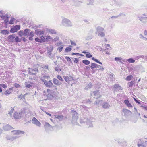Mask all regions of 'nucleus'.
<instances>
[{
  "label": "nucleus",
  "instance_id": "nucleus-45",
  "mask_svg": "<svg viewBox=\"0 0 147 147\" xmlns=\"http://www.w3.org/2000/svg\"><path fill=\"white\" fill-rule=\"evenodd\" d=\"M57 78L60 80L61 81H63V79L62 78V77L60 75H57Z\"/></svg>",
  "mask_w": 147,
  "mask_h": 147
},
{
  "label": "nucleus",
  "instance_id": "nucleus-53",
  "mask_svg": "<svg viewBox=\"0 0 147 147\" xmlns=\"http://www.w3.org/2000/svg\"><path fill=\"white\" fill-rule=\"evenodd\" d=\"M93 37L92 35L88 36L86 37V40H88L92 39Z\"/></svg>",
  "mask_w": 147,
  "mask_h": 147
},
{
  "label": "nucleus",
  "instance_id": "nucleus-4",
  "mask_svg": "<svg viewBox=\"0 0 147 147\" xmlns=\"http://www.w3.org/2000/svg\"><path fill=\"white\" fill-rule=\"evenodd\" d=\"M44 96L46 97L47 99H51L54 97V94L52 91L49 89H47L46 94Z\"/></svg>",
  "mask_w": 147,
  "mask_h": 147
},
{
  "label": "nucleus",
  "instance_id": "nucleus-8",
  "mask_svg": "<svg viewBox=\"0 0 147 147\" xmlns=\"http://www.w3.org/2000/svg\"><path fill=\"white\" fill-rule=\"evenodd\" d=\"M34 83L32 82L29 81H28L25 82V87L26 88H32L34 87Z\"/></svg>",
  "mask_w": 147,
  "mask_h": 147
},
{
  "label": "nucleus",
  "instance_id": "nucleus-2",
  "mask_svg": "<svg viewBox=\"0 0 147 147\" xmlns=\"http://www.w3.org/2000/svg\"><path fill=\"white\" fill-rule=\"evenodd\" d=\"M61 23L63 26L67 27H72L73 25L71 21L66 18L63 19Z\"/></svg>",
  "mask_w": 147,
  "mask_h": 147
},
{
  "label": "nucleus",
  "instance_id": "nucleus-13",
  "mask_svg": "<svg viewBox=\"0 0 147 147\" xmlns=\"http://www.w3.org/2000/svg\"><path fill=\"white\" fill-rule=\"evenodd\" d=\"M102 107L104 109H108L110 106V105L109 102H105L102 105Z\"/></svg>",
  "mask_w": 147,
  "mask_h": 147
},
{
  "label": "nucleus",
  "instance_id": "nucleus-55",
  "mask_svg": "<svg viewBox=\"0 0 147 147\" xmlns=\"http://www.w3.org/2000/svg\"><path fill=\"white\" fill-rule=\"evenodd\" d=\"M35 40L36 42H42V40L41 39H39L38 37H37V38H35Z\"/></svg>",
  "mask_w": 147,
  "mask_h": 147
},
{
  "label": "nucleus",
  "instance_id": "nucleus-51",
  "mask_svg": "<svg viewBox=\"0 0 147 147\" xmlns=\"http://www.w3.org/2000/svg\"><path fill=\"white\" fill-rule=\"evenodd\" d=\"M14 110V108H12L11 109V110L9 111L8 114H9L10 115L11 117L12 114L13 113Z\"/></svg>",
  "mask_w": 147,
  "mask_h": 147
},
{
  "label": "nucleus",
  "instance_id": "nucleus-28",
  "mask_svg": "<svg viewBox=\"0 0 147 147\" xmlns=\"http://www.w3.org/2000/svg\"><path fill=\"white\" fill-rule=\"evenodd\" d=\"M55 118L58 119L59 121H62L63 119V116L62 115H55Z\"/></svg>",
  "mask_w": 147,
  "mask_h": 147
},
{
  "label": "nucleus",
  "instance_id": "nucleus-19",
  "mask_svg": "<svg viewBox=\"0 0 147 147\" xmlns=\"http://www.w3.org/2000/svg\"><path fill=\"white\" fill-rule=\"evenodd\" d=\"M113 87L114 88V90H122V88L118 84H115L114 86Z\"/></svg>",
  "mask_w": 147,
  "mask_h": 147
},
{
  "label": "nucleus",
  "instance_id": "nucleus-41",
  "mask_svg": "<svg viewBox=\"0 0 147 147\" xmlns=\"http://www.w3.org/2000/svg\"><path fill=\"white\" fill-rule=\"evenodd\" d=\"M15 41L16 42H20L21 41L20 39H19L18 36H16L15 38Z\"/></svg>",
  "mask_w": 147,
  "mask_h": 147
},
{
  "label": "nucleus",
  "instance_id": "nucleus-58",
  "mask_svg": "<svg viewBox=\"0 0 147 147\" xmlns=\"http://www.w3.org/2000/svg\"><path fill=\"white\" fill-rule=\"evenodd\" d=\"M63 46H61L60 47H59L58 48L59 51V52H61L62 51V49L63 48Z\"/></svg>",
  "mask_w": 147,
  "mask_h": 147
},
{
  "label": "nucleus",
  "instance_id": "nucleus-40",
  "mask_svg": "<svg viewBox=\"0 0 147 147\" xmlns=\"http://www.w3.org/2000/svg\"><path fill=\"white\" fill-rule=\"evenodd\" d=\"M96 66H97V64L95 63H92L91 64V65L90 66V67L92 69L96 68Z\"/></svg>",
  "mask_w": 147,
  "mask_h": 147
},
{
  "label": "nucleus",
  "instance_id": "nucleus-23",
  "mask_svg": "<svg viewBox=\"0 0 147 147\" xmlns=\"http://www.w3.org/2000/svg\"><path fill=\"white\" fill-rule=\"evenodd\" d=\"M30 29H25L23 31L24 36H27L29 34Z\"/></svg>",
  "mask_w": 147,
  "mask_h": 147
},
{
  "label": "nucleus",
  "instance_id": "nucleus-31",
  "mask_svg": "<svg viewBox=\"0 0 147 147\" xmlns=\"http://www.w3.org/2000/svg\"><path fill=\"white\" fill-rule=\"evenodd\" d=\"M82 63L86 65H88L90 63V61L87 60H83Z\"/></svg>",
  "mask_w": 147,
  "mask_h": 147
},
{
  "label": "nucleus",
  "instance_id": "nucleus-57",
  "mask_svg": "<svg viewBox=\"0 0 147 147\" xmlns=\"http://www.w3.org/2000/svg\"><path fill=\"white\" fill-rule=\"evenodd\" d=\"M105 47H106V49H110V45L109 44H107L105 45Z\"/></svg>",
  "mask_w": 147,
  "mask_h": 147
},
{
  "label": "nucleus",
  "instance_id": "nucleus-21",
  "mask_svg": "<svg viewBox=\"0 0 147 147\" xmlns=\"http://www.w3.org/2000/svg\"><path fill=\"white\" fill-rule=\"evenodd\" d=\"M96 98L97 99L95 102V104L96 105H101L102 102L103 100H98L97 98Z\"/></svg>",
  "mask_w": 147,
  "mask_h": 147
},
{
  "label": "nucleus",
  "instance_id": "nucleus-38",
  "mask_svg": "<svg viewBox=\"0 0 147 147\" xmlns=\"http://www.w3.org/2000/svg\"><path fill=\"white\" fill-rule=\"evenodd\" d=\"M0 17H1L2 19H5L6 18L8 19L9 18V17L5 15H1L0 16Z\"/></svg>",
  "mask_w": 147,
  "mask_h": 147
},
{
  "label": "nucleus",
  "instance_id": "nucleus-25",
  "mask_svg": "<svg viewBox=\"0 0 147 147\" xmlns=\"http://www.w3.org/2000/svg\"><path fill=\"white\" fill-rule=\"evenodd\" d=\"M93 85H92V84L90 83L87 86H86V87L85 88V89L86 90H88Z\"/></svg>",
  "mask_w": 147,
  "mask_h": 147
},
{
  "label": "nucleus",
  "instance_id": "nucleus-54",
  "mask_svg": "<svg viewBox=\"0 0 147 147\" xmlns=\"http://www.w3.org/2000/svg\"><path fill=\"white\" fill-rule=\"evenodd\" d=\"M0 86L4 88H6L7 87V85L3 84H1Z\"/></svg>",
  "mask_w": 147,
  "mask_h": 147
},
{
  "label": "nucleus",
  "instance_id": "nucleus-34",
  "mask_svg": "<svg viewBox=\"0 0 147 147\" xmlns=\"http://www.w3.org/2000/svg\"><path fill=\"white\" fill-rule=\"evenodd\" d=\"M10 31L11 33H14L17 32V31L14 27L13 28H11Z\"/></svg>",
  "mask_w": 147,
  "mask_h": 147
},
{
  "label": "nucleus",
  "instance_id": "nucleus-30",
  "mask_svg": "<svg viewBox=\"0 0 147 147\" xmlns=\"http://www.w3.org/2000/svg\"><path fill=\"white\" fill-rule=\"evenodd\" d=\"M87 125L88 126V127H93V125L91 122L90 121H88L86 123Z\"/></svg>",
  "mask_w": 147,
  "mask_h": 147
},
{
  "label": "nucleus",
  "instance_id": "nucleus-17",
  "mask_svg": "<svg viewBox=\"0 0 147 147\" xmlns=\"http://www.w3.org/2000/svg\"><path fill=\"white\" fill-rule=\"evenodd\" d=\"M140 141L138 143L137 145L138 147H147V141H145L144 143H143V144H140L139 143Z\"/></svg>",
  "mask_w": 147,
  "mask_h": 147
},
{
  "label": "nucleus",
  "instance_id": "nucleus-16",
  "mask_svg": "<svg viewBox=\"0 0 147 147\" xmlns=\"http://www.w3.org/2000/svg\"><path fill=\"white\" fill-rule=\"evenodd\" d=\"M50 76L48 75H43L40 78V80L43 82L46 80V79H48Z\"/></svg>",
  "mask_w": 147,
  "mask_h": 147
},
{
  "label": "nucleus",
  "instance_id": "nucleus-56",
  "mask_svg": "<svg viewBox=\"0 0 147 147\" xmlns=\"http://www.w3.org/2000/svg\"><path fill=\"white\" fill-rule=\"evenodd\" d=\"M28 36H30L33 37L34 36V34L33 31H31L28 34Z\"/></svg>",
  "mask_w": 147,
  "mask_h": 147
},
{
  "label": "nucleus",
  "instance_id": "nucleus-63",
  "mask_svg": "<svg viewBox=\"0 0 147 147\" xmlns=\"http://www.w3.org/2000/svg\"><path fill=\"white\" fill-rule=\"evenodd\" d=\"M71 44L74 46H76V44L74 42L72 41H70Z\"/></svg>",
  "mask_w": 147,
  "mask_h": 147
},
{
  "label": "nucleus",
  "instance_id": "nucleus-14",
  "mask_svg": "<svg viewBox=\"0 0 147 147\" xmlns=\"http://www.w3.org/2000/svg\"><path fill=\"white\" fill-rule=\"evenodd\" d=\"M3 129L5 130L8 131L11 130L12 129H13V128L11 126H10L8 125H7L3 126Z\"/></svg>",
  "mask_w": 147,
  "mask_h": 147
},
{
  "label": "nucleus",
  "instance_id": "nucleus-39",
  "mask_svg": "<svg viewBox=\"0 0 147 147\" xmlns=\"http://www.w3.org/2000/svg\"><path fill=\"white\" fill-rule=\"evenodd\" d=\"M99 92L97 90L94 91L93 92V94L94 96H96L99 95Z\"/></svg>",
  "mask_w": 147,
  "mask_h": 147
},
{
  "label": "nucleus",
  "instance_id": "nucleus-64",
  "mask_svg": "<svg viewBox=\"0 0 147 147\" xmlns=\"http://www.w3.org/2000/svg\"><path fill=\"white\" fill-rule=\"evenodd\" d=\"M14 86L16 87V88H18L19 87L20 85L18 84L15 83L14 85Z\"/></svg>",
  "mask_w": 147,
  "mask_h": 147
},
{
  "label": "nucleus",
  "instance_id": "nucleus-12",
  "mask_svg": "<svg viewBox=\"0 0 147 147\" xmlns=\"http://www.w3.org/2000/svg\"><path fill=\"white\" fill-rule=\"evenodd\" d=\"M118 143L121 146H127V142L124 140H123L120 139L118 141Z\"/></svg>",
  "mask_w": 147,
  "mask_h": 147
},
{
  "label": "nucleus",
  "instance_id": "nucleus-61",
  "mask_svg": "<svg viewBox=\"0 0 147 147\" xmlns=\"http://www.w3.org/2000/svg\"><path fill=\"white\" fill-rule=\"evenodd\" d=\"M40 38H41V40H42V41H44L45 40V36H42L40 37Z\"/></svg>",
  "mask_w": 147,
  "mask_h": 147
},
{
  "label": "nucleus",
  "instance_id": "nucleus-27",
  "mask_svg": "<svg viewBox=\"0 0 147 147\" xmlns=\"http://www.w3.org/2000/svg\"><path fill=\"white\" fill-rule=\"evenodd\" d=\"M48 31L51 34H55L56 33V31L53 29H49L48 30Z\"/></svg>",
  "mask_w": 147,
  "mask_h": 147
},
{
  "label": "nucleus",
  "instance_id": "nucleus-5",
  "mask_svg": "<svg viewBox=\"0 0 147 147\" xmlns=\"http://www.w3.org/2000/svg\"><path fill=\"white\" fill-rule=\"evenodd\" d=\"M105 31L104 29L103 28L99 26L97 28L96 33V34L98 33V36L103 37L105 36Z\"/></svg>",
  "mask_w": 147,
  "mask_h": 147
},
{
  "label": "nucleus",
  "instance_id": "nucleus-18",
  "mask_svg": "<svg viewBox=\"0 0 147 147\" xmlns=\"http://www.w3.org/2000/svg\"><path fill=\"white\" fill-rule=\"evenodd\" d=\"M53 83L56 85H60L61 84V82H59L56 78H53Z\"/></svg>",
  "mask_w": 147,
  "mask_h": 147
},
{
  "label": "nucleus",
  "instance_id": "nucleus-37",
  "mask_svg": "<svg viewBox=\"0 0 147 147\" xmlns=\"http://www.w3.org/2000/svg\"><path fill=\"white\" fill-rule=\"evenodd\" d=\"M133 76L131 75H130L128 76L125 79L127 81L130 80L132 78Z\"/></svg>",
  "mask_w": 147,
  "mask_h": 147
},
{
  "label": "nucleus",
  "instance_id": "nucleus-49",
  "mask_svg": "<svg viewBox=\"0 0 147 147\" xmlns=\"http://www.w3.org/2000/svg\"><path fill=\"white\" fill-rule=\"evenodd\" d=\"M65 58L67 60L68 62H70V63L72 62L70 58L69 57L66 56Z\"/></svg>",
  "mask_w": 147,
  "mask_h": 147
},
{
  "label": "nucleus",
  "instance_id": "nucleus-10",
  "mask_svg": "<svg viewBox=\"0 0 147 147\" xmlns=\"http://www.w3.org/2000/svg\"><path fill=\"white\" fill-rule=\"evenodd\" d=\"M32 123L35 124L37 126L40 127L41 125V123L35 117H33L32 119Z\"/></svg>",
  "mask_w": 147,
  "mask_h": 147
},
{
  "label": "nucleus",
  "instance_id": "nucleus-6",
  "mask_svg": "<svg viewBox=\"0 0 147 147\" xmlns=\"http://www.w3.org/2000/svg\"><path fill=\"white\" fill-rule=\"evenodd\" d=\"M25 114V111L24 110L20 111L19 113L15 112L13 115V117L15 119H20Z\"/></svg>",
  "mask_w": 147,
  "mask_h": 147
},
{
  "label": "nucleus",
  "instance_id": "nucleus-44",
  "mask_svg": "<svg viewBox=\"0 0 147 147\" xmlns=\"http://www.w3.org/2000/svg\"><path fill=\"white\" fill-rule=\"evenodd\" d=\"M15 18H12L9 22V24H12L14 23V21Z\"/></svg>",
  "mask_w": 147,
  "mask_h": 147
},
{
  "label": "nucleus",
  "instance_id": "nucleus-9",
  "mask_svg": "<svg viewBox=\"0 0 147 147\" xmlns=\"http://www.w3.org/2000/svg\"><path fill=\"white\" fill-rule=\"evenodd\" d=\"M45 86L48 88H51L53 86V83L51 80L47 81V80L43 82Z\"/></svg>",
  "mask_w": 147,
  "mask_h": 147
},
{
  "label": "nucleus",
  "instance_id": "nucleus-15",
  "mask_svg": "<svg viewBox=\"0 0 147 147\" xmlns=\"http://www.w3.org/2000/svg\"><path fill=\"white\" fill-rule=\"evenodd\" d=\"M15 38L14 35H10L8 37V39L9 42H13L14 41L13 39Z\"/></svg>",
  "mask_w": 147,
  "mask_h": 147
},
{
  "label": "nucleus",
  "instance_id": "nucleus-24",
  "mask_svg": "<svg viewBox=\"0 0 147 147\" xmlns=\"http://www.w3.org/2000/svg\"><path fill=\"white\" fill-rule=\"evenodd\" d=\"M44 127L46 130H47L48 129L50 128L51 127V126L49 124L47 123H45L44 125Z\"/></svg>",
  "mask_w": 147,
  "mask_h": 147
},
{
  "label": "nucleus",
  "instance_id": "nucleus-11",
  "mask_svg": "<svg viewBox=\"0 0 147 147\" xmlns=\"http://www.w3.org/2000/svg\"><path fill=\"white\" fill-rule=\"evenodd\" d=\"M123 112L124 114V115L125 117H128L131 115V112L126 109H123Z\"/></svg>",
  "mask_w": 147,
  "mask_h": 147
},
{
  "label": "nucleus",
  "instance_id": "nucleus-42",
  "mask_svg": "<svg viewBox=\"0 0 147 147\" xmlns=\"http://www.w3.org/2000/svg\"><path fill=\"white\" fill-rule=\"evenodd\" d=\"M72 50V48L71 47H67L66 48L65 51L66 52H68Z\"/></svg>",
  "mask_w": 147,
  "mask_h": 147
},
{
  "label": "nucleus",
  "instance_id": "nucleus-43",
  "mask_svg": "<svg viewBox=\"0 0 147 147\" xmlns=\"http://www.w3.org/2000/svg\"><path fill=\"white\" fill-rule=\"evenodd\" d=\"M18 35L20 36L21 37L24 35L23 31L21 30L19 31L18 33Z\"/></svg>",
  "mask_w": 147,
  "mask_h": 147
},
{
  "label": "nucleus",
  "instance_id": "nucleus-36",
  "mask_svg": "<svg viewBox=\"0 0 147 147\" xmlns=\"http://www.w3.org/2000/svg\"><path fill=\"white\" fill-rule=\"evenodd\" d=\"M123 15H124V16L125 15L123 14V13H121V14H120L119 15H117V16H112L111 17V18H117L118 17H120V16H121Z\"/></svg>",
  "mask_w": 147,
  "mask_h": 147
},
{
  "label": "nucleus",
  "instance_id": "nucleus-62",
  "mask_svg": "<svg viewBox=\"0 0 147 147\" xmlns=\"http://www.w3.org/2000/svg\"><path fill=\"white\" fill-rule=\"evenodd\" d=\"M139 36V38L141 39H142L143 37H144L143 35L141 34H140Z\"/></svg>",
  "mask_w": 147,
  "mask_h": 147
},
{
  "label": "nucleus",
  "instance_id": "nucleus-7",
  "mask_svg": "<svg viewBox=\"0 0 147 147\" xmlns=\"http://www.w3.org/2000/svg\"><path fill=\"white\" fill-rule=\"evenodd\" d=\"M28 69V74L30 75H35L38 72V69L36 68L34 69L29 68Z\"/></svg>",
  "mask_w": 147,
  "mask_h": 147
},
{
  "label": "nucleus",
  "instance_id": "nucleus-48",
  "mask_svg": "<svg viewBox=\"0 0 147 147\" xmlns=\"http://www.w3.org/2000/svg\"><path fill=\"white\" fill-rule=\"evenodd\" d=\"M64 78L65 80L67 82H69V76H64Z\"/></svg>",
  "mask_w": 147,
  "mask_h": 147
},
{
  "label": "nucleus",
  "instance_id": "nucleus-1",
  "mask_svg": "<svg viewBox=\"0 0 147 147\" xmlns=\"http://www.w3.org/2000/svg\"><path fill=\"white\" fill-rule=\"evenodd\" d=\"M13 135H16L14 136H8L6 137V139L11 141H13L22 136V134L25 133V132L20 130H13L11 131Z\"/></svg>",
  "mask_w": 147,
  "mask_h": 147
},
{
  "label": "nucleus",
  "instance_id": "nucleus-52",
  "mask_svg": "<svg viewBox=\"0 0 147 147\" xmlns=\"http://www.w3.org/2000/svg\"><path fill=\"white\" fill-rule=\"evenodd\" d=\"M86 55L87 57L89 58H90L92 57V55H91L89 52L87 53V54H86Z\"/></svg>",
  "mask_w": 147,
  "mask_h": 147
},
{
  "label": "nucleus",
  "instance_id": "nucleus-20",
  "mask_svg": "<svg viewBox=\"0 0 147 147\" xmlns=\"http://www.w3.org/2000/svg\"><path fill=\"white\" fill-rule=\"evenodd\" d=\"M44 32H45L43 30H36L35 31V33L38 35L43 34Z\"/></svg>",
  "mask_w": 147,
  "mask_h": 147
},
{
  "label": "nucleus",
  "instance_id": "nucleus-32",
  "mask_svg": "<svg viewBox=\"0 0 147 147\" xmlns=\"http://www.w3.org/2000/svg\"><path fill=\"white\" fill-rule=\"evenodd\" d=\"M128 62L131 63H133L135 62V60H134L132 58H129L127 60Z\"/></svg>",
  "mask_w": 147,
  "mask_h": 147
},
{
  "label": "nucleus",
  "instance_id": "nucleus-22",
  "mask_svg": "<svg viewBox=\"0 0 147 147\" xmlns=\"http://www.w3.org/2000/svg\"><path fill=\"white\" fill-rule=\"evenodd\" d=\"M124 103L128 107H132V105L129 102L128 100H124Z\"/></svg>",
  "mask_w": 147,
  "mask_h": 147
},
{
  "label": "nucleus",
  "instance_id": "nucleus-59",
  "mask_svg": "<svg viewBox=\"0 0 147 147\" xmlns=\"http://www.w3.org/2000/svg\"><path fill=\"white\" fill-rule=\"evenodd\" d=\"M69 82L70 81H72L74 80V79L73 77L70 76H69Z\"/></svg>",
  "mask_w": 147,
  "mask_h": 147
},
{
  "label": "nucleus",
  "instance_id": "nucleus-46",
  "mask_svg": "<svg viewBox=\"0 0 147 147\" xmlns=\"http://www.w3.org/2000/svg\"><path fill=\"white\" fill-rule=\"evenodd\" d=\"M138 18H139V20L142 22H144L143 20L144 19L146 18H147V17H138Z\"/></svg>",
  "mask_w": 147,
  "mask_h": 147
},
{
  "label": "nucleus",
  "instance_id": "nucleus-3",
  "mask_svg": "<svg viewBox=\"0 0 147 147\" xmlns=\"http://www.w3.org/2000/svg\"><path fill=\"white\" fill-rule=\"evenodd\" d=\"M71 114L72 115V119L71 121L72 123L74 124H77V120L78 119V114L75 111L73 110L71 112Z\"/></svg>",
  "mask_w": 147,
  "mask_h": 147
},
{
  "label": "nucleus",
  "instance_id": "nucleus-35",
  "mask_svg": "<svg viewBox=\"0 0 147 147\" xmlns=\"http://www.w3.org/2000/svg\"><path fill=\"white\" fill-rule=\"evenodd\" d=\"M121 58L120 57H116L115 58V60L117 61L118 62V61H119L121 63H122V62L121 61Z\"/></svg>",
  "mask_w": 147,
  "mask_h": 147
},
{
  "label": "nucleus",
  "instance_id": "nucleus-60",
  "mask_svg": "<svg viewBox=\"0 0 147 147\" xmlns=\"http://www.w3.org/2000/svg\"><path fill=\"white\" fill-rule=\"evenodd\" d=\"M134 82L133 81H131V82H129V86L130 87L132 86L134 84Z\"/></svg>",
  "mask_w": 147,
  "mask_h": 147
},
{
  "label": "nucleus",
  "instance_id": "nucleus-47",
  "mask_svg": "<svg viewBox=\"0 0 147 147\" xmlns=\"http://www.w3.org/2000/svg\"><path fill=\"white\" fill-rule=\"evenodd\" d=\"M11 93V92L9 91V90H6L4 92V94L5 95H9Z\"/></svg>",
  "mask_w": 147,
  "mask_h": 147
},
{
  "label": "nucleus",
  "instance_id": "nucleus-26",
  "mask_svg": "<svg viewBox=\"0 0 147 147\" xmlns=\"http://www.w3.org/2000/svg\"><path fill=\"white\" fill-rule=\"evenodd\" d=\"M1 33L4 35L8 34L9 32L7 30H3L1 31Z\"/></svg>",
  "mask_w": 147,
  "mask_h": 147
},
{
  "label": "nucleus",
  "instance_id": "nucleus-50",
  "mask_svg": "<svg viewBox=\"0 0 147 147\" xmlns=\"http://www.w3.org/2000/svg\"><path fill=\"white\" fill-rule=\"evenodd\" d=\"M14 27L17 31L18 30L20 29V25H16Z\"/></svg>",
  "mask_w": 147,
  "mask_h": 147
},
{
  "label": "nucleus",
  "instance_id": "nucleus-33",
  "mask_svg": "<svg viewBox=\"0 0 147 147\" xmlns=\"http://www.w3.org/2000/svg\"><path fill=\"white\" fill-rule=\"evenodd\" d=\"M53 49V46H50L48 48V49L47 51V53L51 52Z\"/></svg>",
  "mask_w": 147,
  "mask_h": 147
},
{
  "label": "nucleus",
  "instance_id": "nucleus-29",
  "mask_svg": "<svg viewBox=\"0 0 147 147\" xmlns=\"http://www.w3.org/2000/svg\"><path fill=\"white\" fill-rule=\"evenodd\" d=\"M87 4L88 5H92L94 2V0H86Z\"/></svg>",
  "mask_w": 147,
  "mask_h": 147
}]
</instances>
